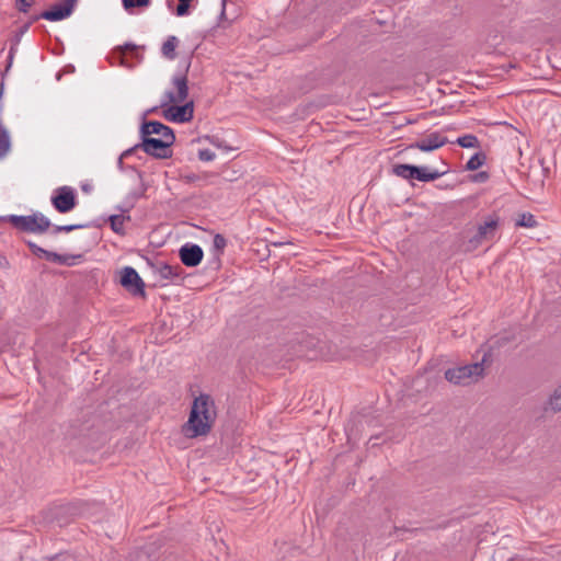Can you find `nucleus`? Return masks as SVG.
Wrapping results in <instances>:
<instances>
[{"label":"nucleus","mask_w":561,"mask_h":561,"mask_svg":"<svg viewBox=\"0 0 561 561\" xmlns=\"http://www.w3.org/2000/svg\"><path fill=\"white\" fill-rule=\"evenodd\" d=\"M191 62L187 64L185 72L188 71ZM172 84L176 89L165 91L160 107L162 116L172 123H187L194 117V102L186 101L188 96V79L186 73L176 75L172 78Z\"/></svg>","instance_id":"nucleus-1"},{"label":"nucleus","mask_w":561,"mask_h":561,"mask_svg":"<svg viewBox=\"0 0 561 561\" xmlns=\"http://www.w3.org/2000/svg\"><path fill=\"white\" fill-rule=\"evenodd\" d=\"M215 402L209 394L201 393L193 401L183 432L187 437L207 435L216 420Z\"/></svg>","instance_id":"nucleus-2"},{"label":"nucleus","mask_w":561,"mask_h":561,"mask_svg":"<svg viewBox=\"0 0 561 561\" xmlns=\"http://www.w3.org/2000/svg\"><path fill=\"white\" fill-rule=\"evenodd\" d=\"M442 165L444 168L438 170L423 165L396 163L392 165V173L407 181L416 180L420 182H433L449 171L448 164L443 160Z\"/></svg>","instance_id":"nucleus-3"},{"label":"nucleus","mask_w":561,"mask_h":561,"mask_svg":"<svg viewBox=\"0 0 561 561\" xmlns=\"http://www.w3.org/2000/svg\"><path fill=\"white\" fill-rule=\"evenodd\" d=\"M0 220L9 222L14 229L22 232L41 234L46 232L51 227L50 220L41 213H35L27 216L8 215L0 217Z\"/></svg>","instance_id":"nucleus-4"},{"label":"nucleus","mask_w":561,"mask_h":561,"mask_svg":"<svg viewBox=\"0 0 561 561\" xmlns=\"http://www.w3.org/2000/svg\"><path fill=\"white\" fill-rule=\"evenodd\" d=\"M489 356V353H484L481 362L447 369L445 371L446 380L455 385H466L470 379L478 380L479 377L483 376V365Z\"/></svg>","instance_id":"nucleus-5"},{"label":"nucleus","mask_w":561,"mask_h":561,"mask_svg":"<svg viewBox=\"0 0 561 561\" xmlns=\"http://www.w3.org/2000/svg\"><path fill=\"white\" fill-rule=\"evenodd\" d=\"M499 227L500 217L495 214L488 216L484 221L478 226L476 233L468 238L466 251L476 250L483 242L492 240Z\"/></svg>","instance_id":"nucleus-6"},{"label":"nucleus","mask_w":561,"mask_h":561,"mask_svg":"<svg viewBox=\"0 0 561 561\" xmlns=\"http://www.w3.org/2000/svg\"><path fill=\"white\" fill-rule=\"evenodd\" d=\"M141 141L137 147H141L147 154L156 159H168L172 157L171 146L174 141L163 138H154L151 135L140 134Z\"/></svg>","instance_id":"nucleus-7"},{"label":"nucleus","mask_w":561,"mask_h":561,"mask_svg":"<svg viewBox=\"0 0 561 561\" xmlns=\"http://www.w3.org/2000/svg\"><path fill=\"white\" fill-rule=\"evenodd\" d=\"M140 46L133 43H125L124 45L116 46L108 55V60L112 65H118L126 68H133L134 64L129 61L135 59L137 62L142 60V55L139 54Z\"/></svg>","instance_id":"nucleus-8"},{"label":"nucleus","mask_w":561,"mask_h":561,"mask_svg":"<svg viewBox=\"0 0 561 561\" xmlns=\"http://www.w3.org/2000/svg\"><path fill=\"white\" fill-rule=\"evenodd\" d=\"M119 285L136 297H146V284L137 271L131 266H125L119 272Z\"/></svg>","instance_id":"nucleus-9"},{"label":"nucleus","mask_w":561,"mask_h":561,"mask_svg":"<svg viewBox=\"0 0 561 561\" xmlns=\"http://www.w3.org/2000/svg\"><path fill=\"white\" fill-rule=\"evenodd\" d=\"M50 202L58 213L66 214L77 206V195L72 187L61 186L55 190Z\"/></svg>","instance_id":"nucleus-10"},{"label":"nucleus","mask_w":561,"mask_h":561,"mask_svg":"<svg viewBox=\"0 0 561 561\" xmlns=\"http://www.w3.org/2000/svg\"><path fill=\"white\" fill-rule=\"evenodd\" d=\"M77 0H62L39 13L44 20L57 22L67 19L73 12Z\"/></svg>","instance_id":"nucleus-11"},{"label":"nucleus","mask_w":561,"mask_h":561,"mask_svg":"<svg viewBox=\"0 0 561 561\" xmlns=\"http://www.w3.org/2000/svg\"><path fill=\"white\" fill-rule=\"evenodd\" d=\"M448 144L447 137L443 136L438 131H434L425 136L424 138H421L416 140L415 142L411 144L409 146L410 149H419L421 151L431 152L438 148H442Z\"/></svg>","instance_id":"nucleus-12"},{"label":"nucleus","mask_w":561,"mask_h":561,"mask_svg":"<svg viewBox=\"0 0 561 561\" xmlns=\"http://www.w3.org/2000/svg\"><path fill=\"white\" fill-rule=\"evenodd\" d=\"M181 262L187 267H196L201 264L204 252L203 249L195 243H185L179 250Z\"/></svg>","instance_id":"nucleus-13"},{"label":"nucleus","mask_w":561,"mask_h":561,"mask_svg":"<svg viewBox=\"0 0 561 561\" xmlns=\"http://www.w3.org/2000/svg\"><path fill=\"white\" fill-rule=\"evenodd\" d=\"M139 133L145 135H160L163 139L175 141L173 129L159 121H144L140 125Z\"/></svg>","instance_id":"nucleus-14"},{"label":"nucleus","mask_w":561,"mask_h":561,"mask_svg":"<svg viewBox=\"0 0 561 561\" xmlns=\"http://www.w3.org/2000/svg\"><path fill=\"white\" fill-rule=\"evenodd\" d=\"M320 344L319 341H317L313 337H302L299 340V350L297 353L299 356H306L308 359H316L318 357H324L325 354L323 353V347Z\"/></svg>","instance_id":"nucleus-15"},{"label":"nucleus","mask_w":561,"mask_h":561,"mask_svg":"<svg viewBox=\"0 0 561 561\" xmlns=\"http://www.w3.org/2000/svg\"><path fill=\"white\" fill-rule=\"evenodd\" d=\"M148 264L154 267L163 279L175 280L184 278V270L181 265H170L165 262L154 264L148 260Z\"/></svg>","instance_id":"nucleus-16"},{"label":"nucleus","mask_w":561,"mask_h":561,"mask_svg":"<svg viewBox=\"0 0 561 561\" xmlns=\"http://www.w3.org/2000/svg\"><path fill=\"white\" fill-rule=\"evenodd\" d=\"M76 508L71 505H59L49 511L50 519L55 520L59 526L69 523V517L73 516Z\"/></svg>","instance_id":"nucleus-17"},{"label":"nucleus","mask_w":561,"mask_h":561,"mask_svg":"<svg viewBox=\"0 0 561 561\" xmlns=\"http://www.w3.org/2000/svg\"><path fill=\"white\" fill-rule=\"evenodd\" d=\"M179 45V39L176 36L171 35L169 36L165 42L162 44L161 53L162 55L169 59L173 60L176 57L175 48Z\"/></svg>","instance_id":"nucleus-18"},{"label":"nucleus","mask_w":561,"mask_h":561,"mask_svg":"<svg viewBox=\"0 0 561 561\" xmlns=\"http://www.w3.org/2000/svg\"><path fill=\"white\" fill-rule=\"evenodd\" d=\"M81 257H82V254H77V255L59 254V253L51 251V253L48 257V262L57 263L60 265L72 266L75 264V260L81 259Z\"/></svg>","instance_id":"nucleus-19"},{"label":"nucleus","mask_w":561,"mask_h":561,"mask_svg":"<svg viewBox=\"0 0 561 561\" xmlns=\"http://www.w3.org/2000/svg\"><path fill=\"white\" fill-rule=\"evenodd\" d=\"M125 220H130V216H125V215H111L108 217V222H110V226H111V229L117 233V234H121V236H125V229H124V222Z\"/></svg>","instance_id":"nucleus-20"},{"label":"nucleus","mask_w":561,"mask_h":561,"mask_svg":"<svg viewBox=\"0 0 561 561\" xmlns=\"http://www.w3.org/2000/svg\"><path fill=\"white\" fill-rule=\"evenodd\" d=\"M549 410L554 413L561 411V385L554 389L545 405V411Z\"/></svg>","instance_id":"nucleus-21"},{"label":"nucleus","mask_w":561,"mask_h":561,"mask_svg":"<svg viewBox=\"0 0 561 561\" xmlns=\"http://www.w3.org/2000/svg\"><path fill=\"white\" fill-rule=\"evenodd\" d=\"M486 161V154L483 151L476 152L466 163V171H476Z\"/></svg>","instance_id":"nucleus-22"},{"label":"nucleus","mask_w":561,"mask_h":561,"mask_svg":"<svg viewBox=\"0 0 561 561\" xmlns=\"http://www.w3.org/2000/svg\"><path fill=\"white\" fill-rule=\"evenodd\" d=\"M11 140L8 129L0 125V158H3L10 150Z\"/></svg>","instance_id":"nucleus-23"},{"label":"nucleus","mask_w":561,"mask_h":561,"mask_svg":"<svg viewBox=\"0 0 561 561\" xmlns=\"http://www.w3.org/2000/svg\"><path fill=\"white\" fill-rule=\"evenodd\" d=\"M535 216L530 213H523L518 215L515 225L517 227L534 228L537 226Z\"/></svg>","instance_id":"nucleus-24"},{"label":"nucleus","mask_w":561,"mask_h":561,"mask_svg":"<svg viewBox=\"0 0 561 561\" xmlns=\"http://www.w3.org/2000/svg\"><path fill=\"white\" fill-rule=\"evenodd\" d=\"M456 144L462 148H479L480 142L474 135L468 134L461 137H458Z\"/></svg>","instance_id":"nucleus-25"},{"label":"nucleus","mask_w":561,"mask_h":561,"mask_svg":"<svg viewBox=\"0 0 561 561\" xmlns=\"http://www.w3.org/2000/svg\"><path fill=\"white\" fill-rule=\"evenodd\" d=\"M226 245H227L226 238L220 233H216L214 236L213 247H214L216 260L218 263H219V256L224 253Z\"/></svg>","instance_id":"nucleus-26"},{"label":"nucleus","mask_w":561,"mask_h":561,"mask_svg":"<svg viewBox=\"0 0 561 561\" xmlns=\"http://www.w3.org/2000/svg\"><path fill=\"white\" fill-rule=\"evenodd\" d=\"M87 227H89L88 224H72V225H64V226H56V225L53 226L51 225V233L57 234L60 232H71V231H75L78 229H83Z\"/></svg>","instance_id":"nucleus-27"},{"label":"nucleus","mask_w":561,"mask_h":561,"mask_svg":"<svg viewBox=\"0 0 561 561\" xmlns=\"http://www.w3.org/2000/svg\"><path fill=\"white\" fill-rule=\"evenodd\" d=\"M25 243L28 247L32 254H34L37 257H41V259L43 257L46 261H48V257H49L51 251L45 250L32 241H25Z\"/></svg>","instance_id":"nucleus-28"},{"label":"nucleus","mask_w":561,"mask_h":561,"mask_svg":"<svg viewBox=\"0 0 561 561\" xmlns=\"http://www.w3.org/2000/svg\"><path fill=\"white\" fill-rule=\"evenodd\" d=\"M123 7L126 11H131L136 8H147L150 5L151 0H122Z\"/></svg>","instance_id":"nucleus-29"},{"label":"nucleus","mask_w":561,"mask_h":561,"mask_svg":"<svg viewBox=\"0 0 561 561\" xmlns=\"http://www.w3.org/2000/svg\"><path fill=\"white\" fill-rule=\"evenodd\" d=\"M35 3V0H15L14 7L21 13H27L30 8Z\"/></svg>","instance_id":"nucleus-30"},{"label":"nucleus","mask_w":561,"mask_h":561,"mask_svg":"<svg viewBox=\"0 0 561 561\" xmlns=\"http://www.w3.org/2000/svg\"><path fill=\"white\" fill-rule=\"evenodd\" d=\"M490 179V174L486 171H480L470 176V180L474 183H484Z\"/></svg>","instance_id":"nucleus-31"},{"label":"nucleus","mask_w":561,"mask_h":561,"mask_svg":"<svg viewBox=\"0 0 561 561\" xmlns=\"http://www.w3.org/2000/svg\"><path fill=\"white\" fill-rule=\"evenodd\" d=\"M215 153L209 149H201L198 151V159L202 161H213L215 159Z\"/></svg>","instance_id":"nucleus-32"},{"label":"nucleus","mask_w":561,"mask_h":561,"mask_svg":"<svg viewBox=\"0 0 561 561\" xmlns=\"http://www.w3.org/2000/svg\"><path fill=\"white\" fill-rule=\"evenodd\" d=\"M30 26H31V23H25L24 25H22V26L19 28V31L16 32V34H15V36H14V38H13V42H14V44H15V45H18V44H19L21 36H22L24 33H26V32H27V30L30 28Z\"/></svg>","instance_id":"nucleus-33"},{"label":"nucleus","mask_w":561,"mask_h":561,"mask_svg":"<svg viewBox=\"0 0 561 561\" xmlns=\"http://www.w3.org/2000/svg\"><path fill=\"white\" fill-rule=\"evenodd\" d=\"M183 181L187 184L194 183L201 179L198 174L195 173H187L183 175Z\"/></svg>","instance_id":"nucleus-34"},{"label":"nucleus","mask_w":561,"mask_h":561,"mask_svg":"<svg viewBox=\"0 0 561 561\" xmlns=\"http://www.w3.org/2000/svg\"><path fill=\"white\" fill-rule=\"evenodd\" d=\"M47 559H48V561H59V560H61V561H67L68 560L69 561L71 559V557L69 554H67V553H57V554H55L53 557H49Z\"/></svg>","instance_id":"nucleus-35"},{"label":"nucleus","mask_w":561,"mask_h":561,"mask_svg":"<svg viewBox=\"0 0 561 561\" xmlns=\"http://www.w3.org/2000/svg\"><path fill=\"white\" fill-rule=\"evenodd\" d=\"M159 107H160V105H159V106H153V107L148 108L147 111H145V112H144V114H142V122H144V121H147V119H146V117H147L148 115L153 114V113H157V111H158V108H159Z\"/></svg>","instance_id":"nucleus-36"},{"label":"nucleus","mask_w":561,"mask_h":561,"mask_svg":"<svg viewBox=\"0 0 561 561\" xmlns=\"http://www.w3.org/2000/svg\"><path fill=\"white\" fill-rule=\"evenodd\" d=\"M138 149H141V147H137V145H135L134 147L125 150L122 154H123V157L127 158L130 154H133L135 151H137Z\"/></svg>","instance_id":"nucleus-37"},{"label":"nucleus","mask_w":561,"mask_h":561,"mask_svg":"<svg viewBox=\"0 0 561 561\" xmlns=\"http://www.w3.org/2000/svg\"><path fill=\"white\" fill-rule=\"evenodd\" d=\"M207 139L210 141V144H213L214 146L216 147H221V140L216 137V136H211V137H207Z\"/></svg>","instance_id":"nucleus-38"},{"label":"nucleus","mask_w":561,"mask_h":561,"mask_svg":"<svg viewBox=\"0 0 561 561\" xmlns=\"http://www.w3.org/2000/svg\"><path fill=\"white\" fill-rule=\"evenodd\" d=\"M39 19H43V16H39V14L33 15L27 23H31V25H32L34 22L38 21Z\"/></svg>","instance_id":"nucleus-39"},{"label":"nucleus","mask_w":561,"mask_h":561,"mask_svg":"<svg viewBox=\"0 0 561 561\" xmlns=\"http://www.w3.org/2000/svg\"><path fill=\"white\" fill-rule=\"evenodd\" d=\"M226 3H227V0H221V5H222V10H221V13H220L221 18L225 16Z\"/></svg>","instance_id":"nucleus-40"},{"label":"nucleus","mask_w":561,"mask_h":561,"mask_svg":"<svg viewBox=\"0 0 561 561\" xmlns=\"http://www.w3.org/2000/svg\"><path fill=\"white\" fill-rule=\"evenodd\" d=\"M81 188H82L83 192L89 193L90 190H91V186L89 184H84V185H82Z\"/></svg>","instance_id":"nucleus-41"},{"label":"nucleus","mask_w":561,"mask_h":561,"mask_svg":"<svg viewBox=\"0 0 561 561\" xmlns=\"http://www.w3.org/2000/svg\"><path fill=\"white\" fill-rule=\"evenodd\" d=\"M124 158H125V157H123V154H121V157L118 158V167H119L121 169H123V159H124Z\"/></svg>","instance_id":"nucleus-42"},{"label":"nucleus","mask_w":561,"mask_h":561,"mask_svg":"<svg viewBox=\"0 0 561 561\" xmlns=\"http://www.w3.org/2000/svg\"><path fill=\"white\" fill-rule=\"evenodd\" d=\"M363 422H367L366 420H364V416L357 420V423L360 425H363Z\"/></svg>","instance_id":"nucleus-43"},{"label":"nucleus","mask_w":561,"mask_h":561,"mask_svg":"<svg viewBox=\"0 0 561 561\" xmlns=\"http://www.w3.org/2000/svg\"><path fill=\"white\" fill-rule=\"evenodd\" d=\"M353 435V428H350L348 436Z\"/></svg>","instance_id":"nucleus-44"}]
</instances>
